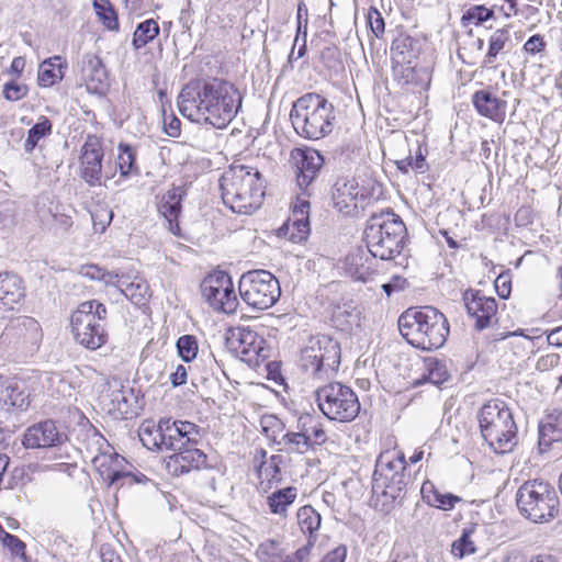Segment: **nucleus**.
I'll return each mask as SVG.
<instances>
[{
	"label": "nucleus",
	"instance_id": "31",
	"mask_svg": "<svg viewBox=\"0 0 562 562\" xmlns=\"http://www.w3.org/2000/svg\"><path fill=\"white\" fill-rule=\"evenodd\" d=\"M68 63L65 57L55 55L44 59L37 70V86L41 88H50L63 81Z\"/></svg>",
	"mask_w": 562,
	"mask_h": 562
},
{
	"label": "nucleus",
	"instance_id": "6",
	"mask_svg": "<svg viewBox=\"0 0 562 562\" xmlns=\"http://www.w3.org/2000/svg\"><path fill=\"white\" fill-rule=\"evenodd\" d=\"M290 117L299 135L314 140L329 135L336 121L334 105L314 92L303 94L293 103Z\"/></svg>",
	"mask_w": 562,
	"mask_h": 562
},
{
	"label": "nucleus",
	"instance_id": "22",
	"mask_svg": "<svg viewBox=\"0 0 562 562\" xmlns=\"http://www.w3.org/2000/svg\"><path fill=\"white\" fill-rule=\"evenodd\" d=\"M368 198V190L356 178H340L334 186V206L346 215L355 213L358 210L359 202Z\"/></svg>",
	"mask_w": 562,
	"mask_h": 562
},
{
	"label": "nucleus",
	"instance_id": "62",
	"mask_svg": "<svg viewBox=\"0 0 562 562\" xmlns=\"http://www.w3.org/2000/svg\"><path fill=\"white\" fill-rule=\"evenodd\" d=\"M508 346L513 349L515 355L526 356L531 351L532 340L528 336L520 335L519 338L510 340Z\"/></svg>",
	"mask_w": 562,
	"mask_h": 562
},
{
	"label": "nucleus",
	"instance_id": "21",
	"mask_svg": "<svg viewBox=\"0 0 562 562\" xmlns=\"http://www.w3.org/2000/svg\"><path fill=\"white\" fill-rule=\"evenodd\" d=\"M290 162L295 170L296 183L302 193H310L308 187L317 177L323 164V156L313 148H293L290 153Z\"/></svg>",
	"mask_w": 562,
	"mask_h": 562
},
{
	"label": "nucleus",
	"instance_id": "15",
	"mask_svg": "<svg viewBox=\"0 0 562 562\" xmlns=\"http://www.w3.org/2000/svg\"><path fill=\"white\" fill-rule=\"evenodd\" d=\"M227 347L250 366H260L269 357V345L251 326L232 327L226 333Z\"/></svg>",
	"mask_w": 562,
	"mask_h": 562
},
{
	"label": "nucleus",
	"instance_id": "52",
	"mask_svg": "<svg viewBox=\"0 0 562 562\" xmlns=\"http://www.w3.org/2000/svg\"><path fill=\"white\" fill-rule=\"evenodd\" d=\"M177 349L179 356L186 362H190L196 358L199 351L198 339L193 335H183L177 340Z\"/></svg>",
	"mask_w": 562,
	"mask_h": 562
},
{
	"label": "nucleus",
	"instance_id": "53",
	"mask_svg": "<svg viewBox=\"0 0 562 562\" xmlns=\"http://www.w3.org/2000/svg\"><path fill=\"white\" fill-rule=\"evenodd\" d=\"M2 92L8 101H20L27 95L29 87L25 83L12 80L4 83Z\"/></svg>",
	"mask_w": 562,
	"mask_h": 562
},
{
	"label": "nucleus",
	"instance_id": "64",
	"mask_svg": "<svg viewBox=\"0 0 562 562\" xmlns=\"http://www.w3.org/2000/svg\"><path fill=\"white\" fill-rule=\"evenodd\" d=\"M561 357L559 353H547L541 356L536 363L539 371H550L560 364Z\"/></svg>",
	"mask_w": 562,
	"mask_h": 562
},
{
	"label": "nucleus",
	"instance_id": "20",
	"mask_svg": "<svg viewBox=\"0 0 562 562\" xmlns=\"http://www.w3.org/2000/svg\"><path fill=\"white\" fill-rule=\"evenodd\" d=\"M462 301L468 315L474 321L476 329L483 330L488 328L496 321L497 302L494 297L486 296L481 290H465Z\"/></svg>",
	"mask_w": 562,
	"mask_h": 562
},
{
	"label": "nucleus",
	"instance_id": "47",
	"mask_svg": "<svg viewBox=\"0 0 562 562\" xmlns=\"http://www.w3.org/2000/svg\"><path fill=\"white\" fill-rule=\"evenodd\" d=\"M366 24L369 30L370 41L381 38L384 35L385 22L381 12L375 7H370L366 14Z\"/></svg>",
	"mask_w": 562,
	"mask_h": 562
},
{
	"label": "nucleus",
	"instance_id": "3",
	"mask_svg": "<svg viewBox=\"0 0 562 562\" xmlns=\"http://www.w3.org/2000/svg\"><path fill=\"white\" fill-rule=\"evenodd\" d=\"M398 329L409 345L427 351L442 347L450 333L447 317L432 306L408 308L402 313Z\"/></svg>",
	"mask_w": 562,
	"mask_h": 562
},
{
	"label": "nucleus",
	"instance_id": "17",
	"mask_svg": "<svg viewBox=\"0 0 562 562\" xmlns=\"http://www.w3.org/2000/svg\"><path fill=\"white\" fill-rule=\"evenodd\" d=\"M136 397L133 390L119 380L108 381L100 393V405L114 419H130L136 415Z\"/></svg>",
	"mask_w": 562,
	"mask_h": 562
},
{
	"label": "nucleus",
	"instance_id": "10",
	"mask_svg": "<svg viewBox=\"0 0 562 562\" xmlns=\"http://www.w3.org/2000/svg\"><path fill=\"white\" fill-rule=\"evenodd\" d=\"M520 513L533 522L553 519L559 513V497L554 487L542 480H529L517 492Z\"/></svg>",
	"mask_w": 562,
	"mask_h": 562
},
{
	"label": "nucleus",
	"instance_id": "48",
	"mask_svg": "<svg viewBox=\"0 0 562 562\" xmlns=\"http://www.w3.org/2000/svg\"><path fill=\"white\" fill-rule=\"evenodd\" d=\"M426 156L422 146L418 145L415 150V156L408 155L406 157L396 159L395 166L402 173H408L409 171L422 170L425 166Z\"/></svg>",
	"mask_w": 562,
	"mask_h": 562
},
{
	"label": "nucleus",
	"instance_id": "37",
	"mask_svg": "<svg viewBox=\"0 0 562 562\" xmlns=\"http://www.w3.org/2000/svg\"><path fill=\"white\" fill-rule=\"evenodd\" d=\"M119 285L124 295L136 305L145 304L149 297V285L140 276L122 277L119 280Z\"/></svg>",
	"mask_w": 562,
	"mask_h": 562
},
{
	"label": "nucleus",
	"instance_id": "63",
	"mask_svg": "<svg viewBox=\"0 0 562 562\" xmlns=\"http://www.w3.org/2000/svg\"><path fill=\"white\" fill-rule=\"evenodd\" d=\"M164 132L173 138L181 135V121L173 114L164 116Z\"/></svg>",
	"mask_w": 562,
	"mask_h": 562
},
{
	"label": "nucleus",
	"instance_id": "25",
	"mask_svg": "<svg viewBox=\"0 0 562 562\" xmlns=\"http://www.w3.org/2000/svg\"><path fill=\"white\" fill-rule=\"evenodd\" d=\"M392 76L398 86L413 90L428 87L431 80L430 71L422 66L419 59L414 63L392 64Z\"/></svg>",
	"mask_w": 562,
	"mask_h": 562
},
{
	"label": "nucleus",
	"instance_id": "34",
	"mask_svg": "<svg viewBox=\"0 0 562 562\" xmlns=\"http://www.w3.org/2000/svg\"><path fill=\"white\" fill-rule=\"evenodd\" d=\"M419 59L417 41L408 34H398L391 44V60L394 63H414Z\"/></svg>",
	"mask_w": 562,
	"mask_h": 562
},
{
	"label": "nucleus",
	"instance_id": "51",
	"mask_svg": "<svg viewBox=\"0 0 562 562\" xmlns=\"http://www.w3.org/2000/svg\"><path fill=\"white\" fill-rule=\"evenodd\" d=\"M282 440L286 449L291 452L305 453L313 447L302 430L286 432L282 436Z\"/></svg>",
	"mask_w": 562,
	"mask_h": 562
},
{
	"label": "nucleus",
	"instance_id": "43",
	"mask_svg": "<svg viewBox=\"0 0 562 562\" xmlns=\"http://www.w3.org/2000/svg\"><path fill=\"white\" fill-rule=\"evenodd\" d=\"M93 9L105 30L114 33L120 31L119 14L110 0H93Z\"/></svg>",
	"mask_w": 562,
	"mask_h": 562
},
{
	"label": "nucleus",
	"instance_id": "9",
	"mask_svg": "<svg viewBox=\"0 0 562 562\" xmlns=\"http://www.w3.org/2000/svg\"><path fill=\"white\" fill-rule=\"evenodd\" d=\"M315 400L321 413L331 422L351 423L361 409L357 393L341 382H328L315 391Z\"/></svg>",
	"mask_w": 562,
	"mask_h": 562
},
{
	"label": "nucleus",
	"instance_id": "39",
	"mask_svg": "<svg viewBox=\"0 0 562 562\" xmlns=\"http://www.w3.org/2000/svg\"><path fill=\"white\" fill-rule=\"evenodd\" d=\"M162 419L155 423L151 419L144 420L138 429L139 440L148 450H164Z\"/></svg>",
	"mask_w": 562,
	"mask_h": 562
},
{
	"label": "nucleus",
	"instance_id": "46",
	"mask_svg": "<svg viewBox=\"0 0 562 562\" xmlns=\"http://www.w3.org/2000/svg\"><path fill=\"white\" fill-rule=\"evenodd\" d=\"M21 285L13 276H0V301L4 304L13 303L21 296Z\"/></svg>",
	"mask_w": 562,
	"mask_h": 562
},
{
	"label": "nucleus",
	"instance_id": "40",
	"mask_svg": "<svg viewBox=\"0 0 562 562\" xmlns=\"http://www.w3.org/2000/svg\"><path fill=\"white\" fill-rule=\"evenodd\" d=\"M53 133V122L45 115H41L37 122L27 131L23 143L25 153L32 154L41 140L49 137Z\"/></svg>",
	"mask_w": 562,
	"mask_h": 562
},
{
	"label": "nucleus",
	"instance_id": "60",
	"mask_svg": "<svg viewBox=\"0 0 562 562\" xmlns=\"http://www.w3.org/2000/svg\"><path fill=\"white\" fill-rule=\"evenodd\" d=\"M494 288L501 299H508L512 293V276L508 272L499 273L494 281Z\"/></svg>",
	"mask_w": 562,
	"mask_h": 562
},
{
	"label": "nucleus",
	"instance_id": "54",
	"mask_svg": "<svg viewBox=\"0 0 562 562\" xmlns=\"http://www.w3.org/2000/svg\"><path fill=\"white\" fill-rule=\"evenodd\" d=\"M262 431L271 441L277 442L278 436L283 431V424L273 416H267L261 419Z\"/></svg>",
	"mask_w": 562,
	"mask_h": 562
},
{
	"label": "nucleus",
	"instance_id": "55",
	"mask_svg": "<svg viewBox=\"0 0 562 562\" xmlns=\"http://www.w3.org/2000/svg\"><path fill=\"white\" fill-rule=\"evenodd\" d=\"M3 547L9 549L12 554L26 560V544L16 536L7 532L1 540Z\"/></svg>",
	"mask_w": 562,
	"mask_h": 562
},
{
	"label": "nucleus",
	"instance_id": "13",
	"mask_svg": "<svg viewBox=\"0 0 562 562\" xmlns=\"http://www.w3.org/2000/svg\"><path fill=\"white\" fill-rule=\"evenodd\" d=\"M201 295L216 313L233 315L239 306L232 276L221 269H214L204 277Z\"/></svg>",
	"mask_w": 562,
	"mask_h": 562
},
{
	"label": "nucleus",
	"instance_id": "59",
	"mask_svg": "<svg viewBox=\"0 0 562 562\" xmlns=\"http://www.w3.org/2000/svg\"><path fill=\"white\" fill-rule=\"evenodd\" d=\"M546 47L547 42L544 40V36L541 34H535L526 41V43L522 46V50L527 55L532 56L536 54L543 53L546 50Z\"/></svg>",
	"mask_w": 562,
	"mask_h": 562
},
{
	"label": "nucleus",
	"instance_id": "35",
	"mask_svg": "<svg viewBox=\"0 0 562 562\" xmlns=\"http://www.w3.org/2000/svg\"><path fill=\"white\" fill-rule=\"evenodd\" d=\"M296 519L301 531L308 536L306 544H311L312 549L316 541V532L321 528V514L313 506L304 505L297 509Z\"/></svg>",
	"mask_w": 562,
	"mask_h": 562
},
{
	"label": "nucleus",
	"instance_id": "12",
	"mask_svg": "<svg viewBox=\"0 0 562 562\" xmlns=\"http://www.w3.org/2000/svg\"><path fill=\"white\" fill-rule=\"evenodd\" d=\"M0 340L15 356L33 357L41 348L43 329L33 317L22 316L12 319L3 329Z\"/></svg>",
	"mask_w": 562,
	"mask_h": 562
},
{
	"label": "nucleus",
	"instance_id": "45",
	"mask_svg": "<svg viewBox=\"0 0 562 562\" xmlns=\"http://www.w3.org/2000/svg\"><path fill=\"white\" fill-rule=\"evenodd\" d=\"M474 532V527L463 529L460 538L454 540L451 544V553L458 559H462L467 555L475 553L476 547L474 541L471 539Z\"/></svg>",
	"mask_w": 562,
	"mask_h": 562
},
{
	"label": "nucleus",
	"instance_id": "30",
	"mask_svg": "<svg viewBox=\"0 0 562 562\" xmlns=\"http://www.w3.org/2000/svg\"><path fill=\"white\" fill-rule=\"evenodd\" d=\"M0 401L8 409L23 412L31 405V395L20 380L11 378L1 384Z\"/></svg>",
	"mask_w": 562,
	"mask_h": 562
},
{
	"label": "nucleus",
	"instance_id": "36",
	"mask_svg": "<svg viewBox=\"0 0 562 562\" xmlns=\"http://www.w3.org/2000/svg\"><path fill=\"white\" fill-rule=\"evenodd\" d=\"M510 42V33L507 26L496 29L487 40V50L484 55L483 67L494 68L497 57L505 52Z\"/></svg>",
	"mask_w": 562,
	"mask_h": 562
},
{
	"label": "nucleus",
	"instance_id": "26",
	"mask_svg": "<svg viewBox=\"0 0 562 562\" xmlns=\"http://www.w3.org/2000/svg\"><path fill=\"white\" fill-rule=\"evenodd\" d=\"M263 449L256 450L255 463L258 477V486L263 492H268L272 487L282 482L281 463L282 457L272 454L268 459Z\"/></svg>",
	"mask_w": 562,
	"mask_h": 562
},
{
	"label": "nucleus",
	"instance_id": "33",
	"mask_svg": "<svg viewBox=\"0 0 562 562\" xmlns=\"http://www.w3.org/2000/svg\"><path fill=\"white\" fill-rule=\"evenodd\" d=\"M420 494L427 505L441 510H451L462 501L458 495L441 493L435 483L429 480L422 484Z\"/></svg>",
	"mask_w": 562,
	"mask_h": 562
},
{
	"label": "nucleus",
	"instance_id": "8",
	"mask_svg": "<svg viewBox=\"0 0 562 562\" xmlns=\"http://www.w3.org/2000/svg\"><path fill=\"white\" fill-rule=\"evenodd\" d=\"M407 460L401 449L385 450L379 457L373 475V492L383 497V506L394 504L404 494V470Z\"/></svg>",
	"mask_w": 562,
	"mask_h": 562
},
{
	"label": "nucleus",
	"instance_id": "11",
	"mask_svg": "<svg viewBox=\"0 0 562 562\" xmlns=\"http://www.w3.org/2000/svg\"><path fill=\"white\" fill-rule=\"evenodd\" d=\"M241 300L251 308L265 311L281 296L279 280L268 270L256 269L241 274L238 282Z\"/></svg>",
	"mask_w": 562,
	"mask_h": 562
},
{
	"label": "nucleus",
	"instance_id": "23",
	"mask_svg": "<svg viewBox=\"0 0 562 562\" xmlns=\"http://www.w3.org/2000/svg\"><path fill=\"white\" fill-rule=\"evenodd\" d=\"M471 102L477 114L502 124L506 119L507 101L493 92L491 87L476 90Z\"/></svg>",
	"mask_w": 562,
	"mask_h": 562
},
{
	"label": "nucleus",
	"instance_id": "5",
	"mask_svg": "<svg viewBox=\"0 0 562 562\" xmlns=\"http://www.w3.org/2000/svg\"><path fill=\"white\" fill-rule=\"evenodd\" d=\"M477 420L481 434L496 453H509L518 442V426L509 405L492 398L481 407Z\"/></svg>",
	"mask_w": 562,
	"mask_h": 562
},
{
	"label": "nucleus",
	"instance_id": "1",
	"mask_svg": "<svg viewBox=\"0 0 562 562\" xmlns=\"http://www.w3.org/2000/svg\"><path fill=\"white\" fill-rule=\"evenodd\" d=\"M181 108L189 117L217 130L226 128L243 105V93L226 78L207 77L187 85L181 94Z\"/></svg>",
	"mask_w": 562,
	"mask_h": 562
},
{
	"label": "nucleus",
	"instance_id": "2",
	"mask_svg": "<svg viewBox=\"0 0 562 562\" xmlns=\"http://www.w3.org/2000/svg\"><path fill=\"white\" fill-rule=\"evenodd\" d=\"M223 204L233 213L251 215L263 204L266 184L261 171L252 165L234 160L218 179Z\"/></svg>",
	"mask_w": 562,
	"mask_h": 562
},
{
	"label": "nucleus",
	"instance_id": "24",
	"mask_svg": "<svg viewBox=\"0 0 562 562\" xmlns=\"http://www.w3.org/2000/svg\"><path fill=\"white\" fill-rule=\"evenodd\" d=\"M164 449L177 450L189 443H194L199 436V427L190 422L162 418Z\"/></svg>",
	"mask_w": 562,
	"mask_h": 562
},
{
	"label": "nucleus",
	"instance_id": "7",
	"mask_svg": "<svg viewBox=\"0 0 562 562\" xmlns=\"http://www.w3.org/2000/svg\"><path fill=\"white\" fill-rule=\"evenodd\" d=\"M108 310L98 300H89L78 304L69 317V327L74 340L88 350H98L105 346L109 334L104 326Z\"/></svg>",
	"mask_w": 562,
	"mask_h": 562
},
{
	"label": "nucleus",
	"instance_id": "56",
	"mask_svg": "<svg viewBox=\"0 0 562 562\" xmlns=\"http://www.w3.org/2000/svg\"><path fill=\"white\" fill-rule=\"evenodd\" d=\"M80 273L83 277L89 278L91 280H100L104 281L105 283L112 282L113 280L112 273L92 263L82 266L80 269Z\"/></svg>",
	"mask_w": 562,
	"mask_h": 562
},
{
	"label": "nucleus",
	"instance_id": "42",
	"mask_svg": "<svg viewBox=\"0 0 562 562\" xmlns=\"http://www.w3.org/2000/svg\"><path fill=\"white\" fill-rule=\"evenodd\" d=\"M160 33V27L155 19H147L137 24L132 38V46L142 49L153 42Z\"/></svg>",
	"mask_w": 562,
	"mask_h": 562
},
{
	"label": "nucleus",
	"instance_id": "4",
	"mask_svg": "<svg viewBox=\"0 0 562 562\" xmlns=\"http://www.w3.org/2000/svg\"><path fill=\"white\" fill-rule=\"evenodd\" d=\"M364 241L374 258L391 260L400 256L407 241V228L391 210L373 214L364 228Z\"/></svg>",
	"mask_w": 562,
	"mask_h": 562
},
{
	"label": "nucleus",
	"instance_id": "19",
	"mask_svg": "<svg viewBox=\"0 0 562 562\" xmlns=\"http://www.w3.org/2000/svg\"><path fill=\"white\" fill-rule=\"evenodd\" d=\"M310 193L296 195L289 218L278 229L280 238L292 243H301L307 238L310 234Z\"/></svg>",
	"mask_w": 562,
	"mask_h": 562
},
{
	"label": "nucleus",
	"instance_id": "49",
	"mask_svg": "<svg viewBox=\"0 0 562 562\" xmlns=\"http://www.w3.org/2000/svg\"><path fill=\"white\" fill-rule=\"evenodd\" d=\"M92 225L95 233L102 234L113 220V212L106 204H95L91 210Z\"/></svg>",
	"mask_w": 562,
	"mask_h": 562
},
{
	"label": "nucleus",
	"instance_id": "44",
	"mask_svg": "<svg viewBox=\"0 0 562 562\" xmlns=\"http://www.w3.org/2000/svg\"><path fill=\"white\" fill-rule=\"evenodd\" d=\"M494 18L495 12L492 8L484 4H474L463 11L460 22L463 27L481 26Z\"/></svg>",
	"mask_w": 562,
	"mask_h": 562
},
{
	"label": "nucleus",
	"instance_id": "58",
	"mask_svg": "<svg viewBox=\"0 0 562 562\" xmlns=\"http://www.w3.org/2000/svg\"><path fill=\"white\" fill-rule=\"evenodd\" d=\"M310 555L311 544H305L291 554L286 553L283 548L280 558H278L279 561L276 562H306Z\"/></svg>",
	"mask_w": 562,
	"mask_h": 562
},
{
	"label": "nucleus",
	"instance_id": "57",
	"mask_svg": "<svg viewBox=\"0 0 562 562\" xmlns=\"http://www.w3.org/2000/svg\"><path fill=\"white\" fill-rule=\"evenodd\" d=\"M450 378L448 370L446 367L439 361H431L428 364V375L427 379L429 382L434 384H442L448 381Z\"/></svg>",
	"mask_w": 562,
	"mask_h": 562
},
{
	"label": "nucleus",
	"instance_id": "27",
	"mask_svg": "<svg viewBox=\"0 0 562 562\" xmlns=\"http://www.w3.org/2000/svg\"><path fill=\"white\" fill-rule=\"evenodd\" d=\"M183 196L184 192L181 188L172 187L160 196L157 204L158 213L168 224V231L177 237L182 236L179 217L182 212Z\"/></svg>",
	"mask_w": 562,
	"mask_h": 562
},
{
	"label": "nucleus",
	"instance_id": "29",
	"mask_svg": "<svg viewBox=\"0 0 562 562\" xmlns=\"http://www.w3.org/2000/svg\"><path fill=\"white\" fill-rule=\"evenodd\" d=\"M83 83L89 93L103 95L110 88L109 74L99 57L89 58L82 68Z\"/></svg>",
	"mask_w": 562,
	"mask_h": 562
},
{
	"label": "nucleus",
	"instance_id": "50",
	"mask_svg": "<svg viewBox=\"0 0 562 562\" xmlns=\"http://www.w3.org/2000/svg\"><path fill=\"white\" fill-rule=\"evenodd\" d=\"M282 543L274 539H267L261 542L256 551V555L260 562H276L279 561L282 553Z\"/></svg>",
	"mask_w": 562,
	"mask_h": 562
},
{
	"label": "nucleus",
	"instance_id": "28",
	"mask_svg": "<svg viewBox=\"0 0 562 562\" xmlns=\"http://www.w3.org/2000/svg\"><path fill=\"white\" fill-rule=\"evenodd\" d=\"M61 435L52 419L40 422L26 429L23 436L25 448H46L60 442Z\"/></svg>",
	"mask_w": 562,
	"mask_h": 562
},
{
	"label": "nucleus",
	"instance_id": "18",
	"mask_svg": "<svg viewBox=\"0 0 562 562\" xmlns=\"http://www.w3.org/2000/svg\"><path fill=\"white\" fill-rule=\"evenodd\" d=\"M196 445L198 440H194V443L180 447L164 459L165 469L170 476L180 477L209 468L207 454Z\"/></svg>",
	"mask_w": 562,
	"mask_h": 562
},
{
	"label": "nucleus",
	"instance_id": "32",
	"mask_svg": "<svg viewBox=\"0 0 562 562\" xmlns=\"http://www.w3.org/2000/svg\"><path fill=\"white\" fill-rule=\"evenodd\" d=\"M297 496L299 490L295 486H285L273 491L266 498L269 513L281 519H286Z\"/></svg>",
	"mask_w": 562,
	"mask_h": 562
},
{
	"label": "nucleus",
	"instance_id": "14",
	"mask_svg": "<svg viewBox=\"0 0 562 562\" xmlns=\"http://www.w3.org/2000/svg\"><path fill=\"white\" fill-rule=\"evenodd\" d=\"M340 364V348L330 338L311 341L301 352L302 369L317 379L329 378Z\"/></svg>",
	"mask_w": 562,
	"mask_h": 562
},
{
	"label": "nucleus",
	"instance_id": "41",
	"mask_svg": "<svg viewBox=\"0 0 562 562\" xmlns=\"http://www.w3.org/2000/svg\"><path fill=\"white\" fill-rule=\"evenodd\" d=\"M116 167L120 176L127 179L138 175L139 168L136 160V150L130 144L120 143L117 146Z\"/></svg>",
	"mask_w": 562,
	"mask_h": 562
},
{
	"label": "nucleus",
	"instance_id": "61",
	"mask_svg": "<svg viewBox=\"0 0 562 562\" xmlns=\"http://www.w3.org/2000/svg\"><path fill=\"white\" fill-rule=\"evenodd\" d=\"M307 25H308V10L304 2V0H300L297 3V13H296V37L300 34H303L306 37L307 34Z\"/></svg>",
	"mask_w": 562,
	"mask_h": 562
},
{
	"label": "nucleus",
	"instance_id": "38",
	"mask_svg": "<svg viewBox=\"0 0 562 562\" xmlns=\"http://www.w3.org/2000/svg\"><path fill=\"white\" fill-rule=\"evenodd\" d=\"M297 429L302 430L312 446H322L327 441V435L319 417L303 414L297 419Z\"/></svg>",
	"mask_w": 562,
	"mask_h": 562
},
{
	"label": "nucleus",
	"instance_id": "16",
	"mask_svg": "<svg viewBox=\"0 0 562 562\" xmlns=\"http://www.w3.org/2000/svg\"><path fill=\"white\" fill-rule=\"evenodd\" d=\"M105 148L103 137L88 134L79 150V176L90 187L102 184Z\"/></svg>",
	"mask_w": 562,
	"mask_h": 562
}]
</instances>
